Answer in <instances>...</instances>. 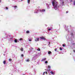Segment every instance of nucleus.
Instances as JSON below:
<instances>
[{"mask_svg":"<svg viewBox=\"0 0 75 75\" xmlns=\"http://www.w3.org/2000/svg\"><path fill=\"white\" fill-rule=\"evenodd\" d=\"M74 44H75V43H74Z\"/></svg>","mask_w":75,"mask_h":75,"instance_id":"obj_41","label":"nucleus"},{"mask_svg":"<svg viewBox=\"0 0 75 75\" xmlns=\"http://www.w3.org/2000/svg\"><path fill=\"white\" fill-rule=\"evenodd\" d=\"M14 8H17V6H14Z\"/></svg>","mask_w":75,"mask_h":75,"instance_id":"obj_19","label":"nucleus"},{"mask_svg":"<svg viewBox=\"0 0 75 75\" xmlns=\"http://www.w3.org/2000/svg\"><path fill=\"white\" fill-rule=\"evenodd\" d=\"M32 40H31V39H30L28 41H31Z\"/></svg>","mask_w":75,"mask_h":75,"instance_id":"obj_21","label":"nucleus"},{"mask_svg":"<svg viewBox=\"0 0 75 75\" xmlns=\"http://www.w3.org/2000/svg\"><path fill=\"white\" fill-rule=\"evenodd\" d=\"M73 51H74V52H75V50H73Z\"/></svg>","mask_w":75,"mask_h":75,"instance_id":"obj_33","label":"nucleus"},{"mask_svg":"<svg viewBox=\"0 0 75 75\" xmlns=\"http://www.w3.org/2000/svg\"><path fill=\"white\" fill-rule=\"evenodd\" d=\"M49 44L48 45H50V44H51V43L50 42H49Z\"/></svg>","mask_w":75,"mask_h":75,"instance_id":"obj_24","label":"nucleus"},{"mask_svg":"<svg viewBox=\"0 0 75 75\" xmlns=\"http://www.w3.org/2000/svg\"><path fill=\"white\" fill-rule=\"evenodd\" d=\"M62 4H64V2L63 1V2H62Z\"/></svg>","mask_w":75,"mask_h":75,"instance_id":"obj_31","label":"nucleus"},{"mask_svg":"<svg viewBox=\"0 0 75 75\" xmlns=\"http://www.w3.org/2000/svg\"><path fill=\"white\" fill-rule=\"evenodd\" d=\"M21 51H23V48H21Z\"/></svg>","mask_w":75,"mask_h":75,"instance_id":"obj_11","label":"nucleus"},{"mask_svg":"<svg viewBox=\"0 0 75 75\" xmlns=\"http://www.w3.org/2000/svg\"><path fill=\"white\" fill-rule=\"evenodd\" d=\"M47 68L49 69V70L50 71V69H51V67L50 66H48Z\"/></svg>","mask_w":75,"mask_h":75,"instance_id":"obj_4","label":"nucleus"},{"mask_svg":"<svg viewBox=\"0 0 75 75\" xmlns=\"http://www.w3.org/2000/svg\"><path fill=\"white\" fill-rule=\"evenodd\" d=\"M50 73L52 75H54V73L52 71H51L50 72Z\"/></svg>","mask_w":75,"mask_h":75,"instance_id":"obj_6","label":"nucleus"},{"mask_svg":"<svg viewBox=\"0 0 75 75\" xmlns=\"http://www.w3.org/2000/svg\"><path fill=\"white\" fill-rule=\"evenodd\" d=\"M6 61H4V62H3L4 64H6Z\"/></svg>","mask_w":75,"mask_h":75,"instance_id":"obj_8","label":"nucleus"},{"mask_svg":"<svg viewBox=\"0 0 75 75\" xmlns=\"http://www.w3.org/2000/svg\"><path fill=\"white\" fill-rule=\"evenodd\" d=\"M9 61H12V59H9Z\"/></svg>","mask_w":75,"mask_h":75,"instance_id":"obj_15","label":"nucleus"},{"mask_svg":"<svg viewBox=\"0 0 75 75\" xmlns=\"http://www.w3.org/2000/svg\"><path fill=\"white\" fill-rule=\"evenodd\" d=\"M48 54H51V52L49 51L48 52Z\"/></svg>","mask_w":75,"mask_h":75,"instance_id":"obj_9","label":"nucleus"},{"mask_svg":"<svg viewBox=\"0 0 75 75\" xmlns=\"http://www.w3.org/2000/svg\"><path fill=\"white\" fill-rule=\"evenodd\" d=\"M26 33H27V34H28L29 33H30V31L28 30H27L26 32Z\"/></svg>","mask_w":75,"mask_h":75,"instance_id":"obj_7","label":"nucleus"},{"mask_svg":"<svg viewBox=\"0 0 75 75\" xmlns=\"http://www.w3.org/2000/svg\"><path fill=\"white\" fill-rule=\"evenodd\" d=\"M14 41H15V42L16 43L17 42V39H15Z\"/></svg>","mask_w":75,"mask_h":75,"instance_id":"obj_10","label":"nucleus"},{"mask_svg":"<svg viewBox=\"0 0 75 75\" xmlns=\"http://www.w3.org/2000/svg\"><path fill=\"white\" fill-rule=\"evenodd\" d=\"M43 75H45V72H44L43 74H42Z\"/></svg>","mask_w":75,"mask_h":75,"instance_id":"obj_29","label":"nucleus"},{"mask_svg":"<svg viewBox=\"0 0 75 75\" xmlns=\"http://www.w3.org/2000/svg\"><path fill=\"white\" fill-rule=\"evenodd\" d=\"M66 13H68V11H67L66 12Z\"/></svg>","mask_w":75,"mask_h":75,"instance_id":"obj_32","label":"nucleus"},{"mask_svg":"<svg viewBox=\"0 0 75 75\" xmlns=\"http://www.w3.org/2000/svg\"><path fill=\"white\" fill-rule=\"evenodd\" d=\"M35 41H39V38H36L35 39Z\"/></svg>","mask_w":75,"mask_h":75,"instance_id":"obj_3","label":"nucleus"},{"mask_svg":"<svg viewBox=\"0 0 75 75\" xmlns=\"http://www.w3.org/2000/svg\"><path fill=\"white\" fill-rule=\"evenodd\" d=\"M46 59V58H44V59H43V60L44 61H45V59Z\"/></svg>","mask_w":75,"mask_h":75,"instance_id":"obj_26","label":"nucleus"},{"mask_svg":"<svg viewBox=\"0 0 75 75\" xmlns=\"http://www.w3.org/2000/svg\"><path fill=\"white\" fill-rule=\"evenodd\" d=\"M52 4L53 6H54V9L57 8V5H58V4L57 2H55V0H54L52 1Z\"/></svg>","mask_w":75,"mask_h":75,"instance_id":"obj_1","label":"nucleus"},{"mask_svg":"<svg viewBox=\"0 0 75 75\" xmlns=\"http://www.w3.org/2000/svg\"><path fill=\"white\" fill-rule=\"evenodd\" d=\"M74 6H75V0L74 1Z\"/></svg>","mask_w":75,"mask_h":75,"instance_id":"obj_18","label":"nucleus"},{"mask_svg":"<svg viewBox=\"0 0 75 75\" xmlns=\"http://www.w3.org/2000/svg\"><path fill=\"white\" fill-rule=\"evenodd\" d=\"M36 13H37V12H36Z\"/></svg>","mask_w":75,"mask_h":75,"instance_id":"obj_40","label":"nucleus"},{"mask_svg":"<svg viewBox=\"0 0 75 75\" xmlns=\"http://www.w3.org/2000/svg\"><path fill=\"white\" fill-rule=\"evenodd\" d=\"M31 49L32 50H33V48H32Z\"/></svg>","mask_w":75,"mask_h":75,"instance_id":"obj_34","label":"nucleus"},{"mask_svg":"<svg viewBox=\"0 0 75 75\" xmlns=\"http://www.w3.org/2000/svg\"><path fill=\"white\" fill-rule=\"evenodd\" d=\"M21 57H23L24 56V55H23V54H21Z\"/></svg>","mask_w":75,"mask_h":75,"instance_id":"obj_27","label":"nucleus"},{"mask_svg":"<svg viewBox=\"0 0 75 75\" xmlns=\"http://www.w3.org/2000/svg\"><path fill=\"white\" fill-rule=\"evenodd\" d=\"M59 49H60V50H62V48H61V47H60Z\"/></svg>","mask_w":75,"mask_h":75,"instance_id":"obj_28","label":"nucleus"},{"mask_svg":"<svg viewBox=\"0 0 75 75\" xmlns=\"http://www.w3.org/2000/svg\"><path fill=\"white\" fill-rule=\"evenodd\" d=\"M45 73V74H47V71H46Z\"/></svg>","mask_w":75,"mask_h":75,"instance_id":"obj_30","label":"nucleus"},{"mask_svg":"<svg viewBox=\"0 0 75 75\" xmlns=\"http://www.w3.org/2000/svg\"><path fill=\"white\" fill-rule=\"evenodd\" d=\"M26 61H27V62H29V61H30V60L29 59H28Z\"/></svg>","mask_w":75,"mask_h":75,"instance_id":"obj_16","label":"nucleus"},{"mask_svg":"<svg viewBox=\"0 0 75 75\" xmlns=\"http://www.w3.org/2000/svg\"><path fill=\"white\" fill-rule=\"evenodd\" d=\"M71 1V2H72V0H71V1Z\"/></svg>","mask_w":75,"mask_h":75,"instance_id":"obj_35","label":"nucleus"},{"mask_svg":"<svg viewBox=\"0 0 75 75\" xmlns=\"http://www.w3.org/2000/svg\"><path fill=\"white\" fill-rule=\"evenodd\" d=\"M47 63H48V62L47 61H46L45 62V64H47Z\"/></svg>","mask_w":75,"mask_h":75,"instance_id":"obj_22","label":"nucleus"},{"mask_svg":"<svg viewBox=\"0 0 75 75\" xmlns=\"http://www.w3.org/2000/svg\"><path fill=\"white\" fill-rule=\"evenodd\" d=\"M20 41H21V40H23V39L22 38H20Z\"/></svg>","mask_w":75,"mask_h":75,"instance_id":"obj_23","label":"nucleus"},{"mask_svg":"<svg viewBox=\"0 0 75 75\" xmlns=\"http://www.w3.org/2000/svg\"><path fill=\"white\" fill-rule=\"evenodd\" d=\"M57 49H54V51H57Z\"/></svg>","mask_w":75,"mask_h":75,"instance_id":"obj_25","label":"nucleus"},{"mask_svg":"<svg viewBox=\"0 0 75 75\" xmlns=\"http://www.w3.org/2000/svg\"><path fill=\"white\" fill-rule=\"evenodd\" d=\"M39 8H40V6L39 7Z\"/></svg>","mask_w":75,"mask_h":75,"instance_id":"obj_38","label":"nucleus"},{"mask_svg":"<svg viewBox=\"0 0 75 75\" xmlns=\"http://www.w3.org/2000/svg\"><path fill=\"white\" fill-rule=\"evenodd\" d=\"M48 31H50V30H51V28L48 29Z\"/></svg>","mask_w":75,"mask_h":75,"instance_id":"obj_17","label":"nucleus"},{"mask_svg":"<svg viewBox=\"0 0 75 75\" xmlns=\"http://www.w3.org/2000/svg\"><path fill=\"white\" fill-rule=\"evenodd\" d=\"M1 2V0H0V3Z\"/></svg>","mask_w":75,"mask_h":75,"instance_id":"obj_36","label":"nucleus"},{"mask_svg":"<svg viewBox=\"0 0 75 75\" xmlns=\"http://www.w3.org/2000/svg\"><path fill=\"white\" fill-rule=\"evenodd\" d=\"M40 39H41L42 40H45V38L43 36H42L40 37Z\"/></svg>","mask_w":75,"mask_h":75,"instance_id":"obj_2","label":"nucleus"},{"mask_svg":"<svg viewBox=\"0 0 75 75\" xmlns=\"http://www.w3.org/2000/svg\"><path fill=\"white\" fill-rule=\"evenodd\" d=\"M41 12H44V11H45V9H42V10L41 11Z\"/></svg>","mask_w":75,"mask_h":75,"instance_id":"obj_5","label":"nucleus"},{"mask_svg":"<svg viewBox=\"0 0 75 75\" xmlns=\"http://www.w3.org/2000/svg\"><path fill=\"white\" fill-rule=\"evenodd\" d=\"M23 0H21V1H23Z\"/></svg>","mask_w":75,"mask_h":75,"instance_id":"obj_37","label":"nucleus"},{"mask_svg":"<svg viewBox=\"0 0 75 75\" xmlns=\"http://www.w3.org/2000/svg\"><path fill=\"white\" fill-rule=\"evenodd\" d=\"M38 51H40L41 50H40V48H38V49H37Z\"/></svg>","mask_w":75,"mask_h":75,"instance_id":"obj_13","label":"nucleus"},{"mask_svg":"<svg viewBox=\"0 0 75 75\" xmlns=\"http://www.w3.org/2000/svg\"><path fill=\"white\" fill-rule=\"evenodd\" d=\"M6 10H8V7H6Z\"/></svg>","mask_w":75,"mask_h":75,"instance_id":"obj_20","label":"nucleus"},{"mask_svg":"<svg viewBox=\"0 0 75 75\" xmlns=\"http://www.w3.org/2000/svg\"><path fill=\"white\" fill-rule=\"evenodd\" d=\"M62 46L64 47H65V44H63Z\"/></svg>","mask_w":75,"mask_h":75,"instance_id":"obj_14","label":"nucleus"},{"mask_svg":"<svg viewBox=\"0 0 75 75\" xmlns=\"http://www.w3.org/2000/svg\"><path fill=\"white\" fill-rule=\"evenodd\" d=\"M45 70H46V69H45Z\"/></svg>","mask_w":75,"mask_h":75,"instance_id":"obj_39","label":"nucleus"},{"mask_svg":"<svg viewBox=\"0 0 75 75\" xmlns=\"http://www.w3.org/2000/svg\"><path fill=\"white\" fill-rule=\"evenodd\" d=\"M28 2L29 4H30V0H28Z\"/></svg>","mask_w":75,"mask_h":75,"instance_id":"obj_12","label":"nucleus"}]
</instances>
